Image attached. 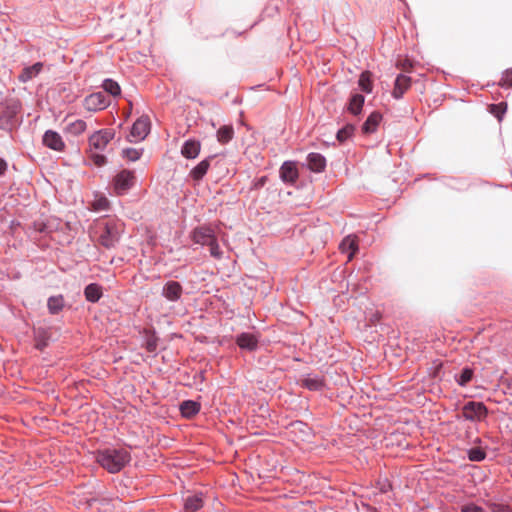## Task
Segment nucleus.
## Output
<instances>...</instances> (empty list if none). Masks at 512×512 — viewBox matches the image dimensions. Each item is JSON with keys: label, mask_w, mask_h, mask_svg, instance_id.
Masks as SVG:
<instances>
[{"label": "nucleus", "mask_w": 512, "mask_h": 512, "mask_svg": "<svg viewBox=\"0 0 512 512\" xmlns=\"http://www.w3.org/2000/svg\"><path fill=\"white\" fill-rule=\"evenodd\" d=\"M200 410V405L195 401H184L180 405V411L184 417L190 418L196 415Z\"/></svg>", "instance_id": "22"}, {"label": "nucleus", "mask_w": 512, "mask_h": 512, "mask_svg": "<svg viewBox=\"0 0 512 512\" xmlns=\"http://www.w3.org/2000/svg\"><path fill=\"white\" fill-rule=\"evenodd\" d=\"M42 67H43L42 63L38 62L30 67L25 68L22 71V73L19 75V80L21 82H27V81L31 80L33 77H35L36 75H38L40 73V71L42 70Z\"/></svg>", "instance_id": "21"}, {"label": "nucleus", "mask_w": 512, "mask_h": 512, "mask_svg": "<svg viewBox=\"0 0 512 512\" xmlns=\"http://www.w3.org/2000/svg\"><path fill=\"white\" fill-rule=\"evenodd\" d=\"M109 105V101L102 92L92 93L88 95L83 106L89 112H96L105 109Z\"/></svg>", "instance_id": "9"}, {"label": "nucleus", "mask_w": 512, "mask_h": 512, "mask_svg": "<svg viewBox=\"0 0 512 512\" xmlns=\"http://www.w3.org/2000/svg\"><path fill=\"white\" fill-rule=\"evenodd\" d=\"M510 71H507L504 77L502 78L500 85L504 87H512V79L509 77ZM512 74V71H511Z\"/></svg>", "instance_id": "40"}, {"label": "nucleus", "mask_w": 512, "mask_h": 512, "mask_svg": "<svg viewBox=\"0 0 512 512\" xmlns=\"http://www.w3.org/2000/svg\"><path fill=\"white\" fill-rule=\"evenodd\" d=\"M339 248H340L342 253H347L348 254V260L349 261L352 260L354 254L358 250V243H357L356 237L353 236V235H348L347 237H345L342 240V242L340 243Z\"/></svg>", "instance_id": "13"}, {"label": "nucleus", "mask_w": 512, "mask_h": 512, "mask_svg": "<svg viewBox=\"0 0 512 512\" xmlns=\"http://www.w3.org/2000/svg\"><path fill=\"white\" fill-rule=\"evenodd\" d=\"M363 104H364V96H362L360 94H355L350 99V102L348 105V111L354 115H357L361 112Z\"/></svg>", "instance_id": "26"}, {"label": "nucleus", "mask_w": 512, "mask_h": 512, "mask_svg": "<svg viewBox=\"0 0 512 512\" xmlns=\"http://www.w3.org/2000/svg\"><path fill=\"white\" fill-rule=\"evenodd\" d=\"M210 167V161L209 159L202 160L200 163H198L191 171H190V177L195 180L199 181L201 180L204 175L207 173L208 169Z\"/></svg>", "instance_id": "20"}, {"label": "nucleus", "mask_w": 512, "mask_h": 512, "mask_svg": "<svg viewBox=\"0 0 512 512\" xmlns=\"http://www.w3.org/2000/svg\"><path fill=\"white\" fill-rule=\"evenodd\" d=\"M103 231L100 234V242L105 247H111L118 240L120 229L115 223H102L99 225Z\"/></svg>", "instance_id": "8"}, {"label": "nucleus", "mask_w": 512, "mask_h": 512, "mask_svg": "<svg viewBox=\"0 0 512 512\" xmlns=\"http://www.w3.org/2000/svg\"><path fill=\"white\" fill-rule=\"evenodd\" d=\"M303 384L310 390H320L324 386L320 378L310 376L304 379Z\"/></svg>", "instance_id": "30"}, {"label": "nucleus", "mask_w": 512, "mask_h": 512, "mask_svg": "<svg viewBox=\"0 0 512 512\" xmlns=\"http://www.w3.org/2000/svg\"><path fill=\"white\" fill-rule=\"evenodd\" d=\"M411 80L408 76L399 75L396 78L395 86L393 89V96L395 98H400L404 94V92L410 87Z\"/></svg>", "instance_id": "17"}, {"label": "nucleus", "mask_w": 512, "mask_h": 512, "mask_svg": "<svg viewBox=\"0 0 512 512\" xmlns=\"http://www.w3.org/2000/svg\"><path fill=\"white\" fill-rule=\"evenodd\" d=\"M485 456H486L485 452L481 448H478V447L471 448L468 451V458L471 461H476V462L482 461L485 459Z\"/></svg>", "instance_id": "32"}, {"label": "nucleus", "mask_w": 512, "mask_h": 512, "mask_svg": "<svg viewBox=\"0 0 512 512\" xmlns=\"http://www.w3.org/2000/svg\"><path fill=\"white\" fill-rule=\"evenodd\" d=\"M99 152L100 151H91V159L93 163L98 167L103 166L106 163V157Z\"/></svg>", "instance_id": "35"}, {"label": "nucleus", "mask_w": 512, "mask_h": 512, "mask_svg": "<svg viewBox=\"0 0 512 512\" xmlns=\"http://www.w3.org/2000/svg\"><path fill=\"white\" fill-rule=\"evenodd\" d=\"M358 83H359L360 88L364 92L370 93L372 91V83H371V80H370V73L369 72H363L360 75Z\"/></svg>", "instance_id": "31"}, {"label": "nucleus", "mask_w": 512, "mask_h": 512, "mask_svg": "<svg viewBox=\"0 0 512 512\" xmlns=\"http://www.w3.org/2000/svg\"><path fill=\"white\" fill-rule=\"evenodd\" d=\"M234 136V129L231 125H223L217 130L218 142L225 144L228 143Z\"/></svg>", "instance_id": "23"}, {"label": "nucleus", "mask_w": 512, "mask_h": 512, "mask_svg": "<svg viewBox=\"0 0 512 512\" xmlns=\"http://www.w3.org/2000/svg\"><path fill=\"white\" fill-rule=\"evenodd\" d=\"M354 132V127L352 125H347L337 133V139L339 142H344L347 140Z\"/></svg>", "instance_id": "33"}, {"label": "nucleus", "mask_w": 512, "mask_h": 512, "mask_svg": "<svg viewBox=\"0 0 512 512\" xmlns=\"http://www.w3.org/2000/svg\"><path fill=\"white\" fill-rule=\"evenodd\" d=\"M150 130L148 117L142 116L135 121L128 136L130 142H140L146 138Z\"/></svg>", "instance_id": "7"}, {"label": "nucleus", "mask_w": 512, "mask_h": 512, "mask_svg": "<svg viewBox=\"0 0 512 512\" xmlns=\"http://www.w3.org/2000/svg\"><path fill=\"white\" fill-rule=\"evenodd\" d=\"M114 136L115 132L112 129H102L94 132L89 137L90 151H103Z\"/></svg>", "instance_id": "4"}, {"label": "nucleus", "mask_w": 512, "mask_h": 512, "mask_svg": "<svg viewBox=\"0 0 512 512\" xmlns=\"http://www.w3.org/2000/svg\"><path fill=\"white\" fill-rule=\"evenodd\" d=\"M134 183V173L129 170H123L115 176L113 186L116 194L122 195L126 193Z\"/></svg>", "instance_id": "5"}, {"label": "nucleus", "mask_w": 512, "mask_h": 512, "mask_svg": "<svg viewBox=\"0 0 512 512\" xmlns=\"http://www.w3.org/2000/svg\"><path fill=\"white\" fill-rule=\"evenodd\" d=\"M162 294L169 301H177L182 295V287L176 281H169L164 285Z\"/></svg>", "instance_id": "12"}, {"label": "nucleus", "mask_w": 512, "mask_h": 512, "mask_svg": "<svg viewBox=\"0 0 512 512\" xmlns=\"http://www.w3.org/2000/svg\"><path fill=\"white\" fill-rule=\"evenodd\" d=\"M307 164L310 170L321 172L325 168V158L318 153H310L307 158Z\"/></svg>", "instance_id": "18"}, {"label": "nucleus", "mask_w": 512, "mask_h": 512, "mask_svg": "<svg viewBox=\"0 0 512 512\" xmlns=\"http://www.w3.org/2000/svg\"><path fill=\"white\" fill-rule=\"evenodd\" d=\"M192 241L202 246H208L210 255L216 259L222 257V251L217 242L215 231L209 226L195 228L191 234Z\"/></svg>", "instance_id": "2"}, {"label": "nucleus", "mask_w": 512, "mask_h": 512, "mask_svg": "<svg viewBox=\"0 0 512 512\" xmlns=\"http://www.w3.org/2000/svg\"><path fill=\"white\" fill-rule=\"evenodd\" d=\"M463 417L471 421H481L487 415V409L481 402L470 401L462 409Z\"/></svg>", "instance_id": "6"}, {"label": "nucleus", "mask_w": 512, "mask_h": 512, "mask_svg": "<svg viewBox=\"0 0 512 512\" xmlns=\"http://www.w3.org/2000/svg\"><path fill=\"white\" fill-rule=\"evenodd\" d=\"M381 121V115L377 112H373L369 115L365 123L363 124V131L365 133H372L376 130L377 126Z\"/></svg>", "instance_id": "24"}, {"label": "nucleus", "mask_w": 512, "mask_h": 512, "mask_svg": "<svg viewBox=\"0 0 512 512\" xmlns=\"http://www.w3.org/2000/svg\"><path fill=\"white\" fill-rule=\"evenodd\" d=\"M390 487V484L387 481H384V483L381 485L380 490L382 492H386L388 488Z\"/></svg>", "instance_id": "42"}, {"label": "nucleus", "mask_w": 512, "mask_h": 512, "mask_svg": "<svg viewBox=\"0 0 512 512\" xmlns=\"http://www.w3.org/2000/svg\"><path fill=\"white\" fill-rule=\"evenodd\" d=\"M280 178L286 183H295L298 178L296 164L292 161H286L280 168Z\"/></svg>", "instance_id": "11"}, {"label": "nucleus", "mask_w": 512, "mask_h": 512, "mask_svg": "<svg viewBox=\"0 0 512 512\" xmlns=\"http://www.w3.org/2000/svg\"><path fill=\"white\" fill-rule=\"evenodd\" d=\"M507 105L505 103H499L496 105H491V113H493L499 120H501L503 114L505 113Z\"/></svg>", "instance_id": "34"}, {"label": "nucleus", "mask_w": 512, "mask_h": 512, "mask_svg": "<svg viewBox=\"0 0 512 512\" xmlns=\"http://www.w3.org/2000/svg\"><path fill=\"white\" fill-rule=\"evenodd\" d=\"M236 342L241 349L253 351L257 347L258 339L253 334L242 333L237 337Z\"/></svg>", "instance_id": "15"}, {"label": "nucleus", "mask_w": 512, "mask_h": 512, "mask_svg": "<svg viewBox=\"0 0 512 512\" xmlns=\"http://www.w3.org/2000/svg\"><path fill=\"white\" fill-rule=\"evenodd\" d=\"M48 309L50 313L56 314L62 310L64 306V299L62 296H53L48 299Z\"/></svg>", "instance_id": "27"}, {"label": "nucleus", "mask_w": 512, "mask_h": 512, "mask_svg": "<svg viewBox=\"0 0 512 512\" xmlns=\"http://www.w3.org/2000/svg\"><path fill=\"white\" fill-rule=\"evenodd\" d=\"M200 149V142L187 140L181 148V154L187 159H195L199 155Z\"/></svg>", "instance_id": "14"}, {"label": "nucleus", "mask_w": 512, "mask_h": 512, "mask_svg": "<svg viewBox=\"0 0 512 512\" xmlns=\"http://www.w3.org/2000/svg\"><path fill=\"white\" fill-rule=\"evenodd\" d=\"M92 208L94 211H106L109 208L108 199L100 194H96L92 202Z\"/></svg>", "instance_id": "28"}, {"label": "nucleus", "mask_w": 512, "mask_h": 512, "mask_svg": "<svg viewBox=\"0 0 512 512\" xmlns=\"http://www.w3.org/2000/svg\"><path fill=\"white\" fill-rule=\"evenodd\" d=\"M43 144L57 152H62L65 149V143L61 135L53 130H47L43 135Z\"/></svg>", "instance_id": "10"}, {"label": "nucleus", "mask_w": 512, "mask_h": 512, "mask_svg": "<svg viewBox=\"0 0 512 512\" xmlns=\"http://www.w3.org/2000/svg\"><path fill=\"white\" fill-rule=\"evenodd\" d=\"M124 157L130 161H136L140 158V152L133 148H127L123 151Z\"/></svg>", "instance_id": "36"}, {"label": "nucleus", "mask_w": 512, "mask_h": 512, "mask_svg": "<svg viewBox=\"0 0 512 512\" xmlns=\"http://www.w3.org/2000/svg\"><path fill=\"white\" fill-rule=\"evenodd\" d=\"M491 512H512V509L504 504L493 503L490 504Z\"/></svg>", "instance_id": "37"}, {"label": "nucleus", "mask_w": 512, "mask_h": 512, "mask_svg": "<svg viewBox=\"0 0 512 512\" xmlns=\"http://www.w3.org/2000/svg\"><path fill=\"white\" fill-rule=\"evenodd\" d=\"M155 348H156V346H155V344H154V343H152V342H149V343H148V350H149V351H154V350H155Z\"/></svg>", "instance_id": "43"}, {"label": "nucleus", "mask_w": 512, "mask_h": 512, "mask_svg": "<svg viewBox=\"0 0 512 512\" xmlns=\"http://www.w3.org/2000/svg\"><path fill=\"white\" fill-rule=\"evenodd\" d=\"M203 506L202 494L188 496L184 503L185 512H195Z\"/></svg>", "instance_id": "19"}, {"label": "nucleus", "mask_w": 512, "mask_h": 512, "mask_svg": "<svg viewBox=\"0 0 512 512\" xmlns=\"http://www.w3.org/2000/svg\"><path fill=\"white\" fill-rule=\"evenodd\" d=\"M97 461L110 473H116L130 461V455L125 449H105L98 452Z\"/></svg>", "instance_id": "1"}, {"label": "nucleus", "mask_w": 512, "mask_h": 512, "mask_svg": "<svg viewBox=\"0 0 512 512\" xmlns=\"http://www.w3.org/2000/svg\"><path fill=\"white\" fill-rule=\"evenodd\" d=\"M7 170V163L4 159L0 158V175H3Z\"/></svg>", "instance_id": "41"}, {"label": "nucleus", "mask_w": 512, "mask_h": 512, "mask_svg": "<svg viewBox=\"0 0 512 512\" xmlns=\"http://www.w3.org/2000/svg\"><path fill=\"white\" fill-rule=\"evenodd\" d=\"M472 378V371L471 370H464L461 375L460 384L465 385L467 382H469Z\"/></svg>", "instance_id": "39"}, {"label": "nucleus", "mask_w": 512, "mask_h": 512, "mask_svg": "<svg viewBox=\"0 0 512 512\" xmlns=\"http://www.w3.org/2000/svg\"><path fill=\"white\" fill-rule=\"evenodd\" d=\"M461 512H484V510L477 505L468 504V505H464L461 508Z\"/></svg>", "instance_id": "38"}, {"label": "nucleus", "mask_w": 512, "mask_h": 512, "mask_svg": "<svg viewBox=\"0 0 512 512\" xmlns=\"http://www.w3.org/2000/svg\"><path fill=\"white\" fill-rule=\"evenodd\" d=\"M20 106L16 101H7L0 105V128L10 130L16 123V115Z\"/></svg>", "instance_id": "3"}, {"label": "nucleus", "mask_w": 512, "mask_h": 512, "mask_svg": "<svg viewBox=\"0 0 512 512\" xmlns=\"http://www.w3.org/2000/svg\"><path fill=\"white\" fill-rule=\"evenodd\" d=\"M84 293H85V297L88 301L97 302L102 295V290H101V287L97 284H89L85 288Z\"/></svg>", "instance_id": "25"}, {"label": "nucleus", "mask_w": 512, "mask_h": 512, "mask_svg": "<svg viewBox=\"0 0 512 512\" xmlns=\"http://www.w3.org/2000/svg\"><path fill=\"white\" fill-rule=\"evenodd\" d=\"M103 89L112 96H118L121 93L120 86L112 79H106L102 85Z\"/></svg>", "instance_id": "29"}, {"label": "nucleus", "mask_w": 512, "mask_h": 512, "mask_svg": "<svg viewBox=\"0 0 512 512\" xmlns=\"http://www.w3.org/2000/svg\"><path fill=\"white\" fill-rule=\"evenodd\" d=\"M87 129V124L82 119H75L70 121L64 128V132L73 136L83 134Z\"/></svg>", "instance_id": "16"}]
</instances>
